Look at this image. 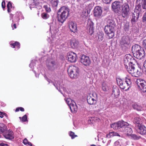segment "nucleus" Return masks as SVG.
Returning a JSON list of instances; mask_svg holds the SVG:
<instances>
[{"label": "nucleus", "instance_id": "f257e3e1", "mask_svg": "<svg viewBox=\"0 0 146 146\" xmlns=\"http://www.w3.org/2000/svg\"><path fill=\"white\" fill-rule=\"evenodd\" d=\"M69 9L66 6L61 7L59 10L57 15L58 21L63 23L69 15Z\"/></svg>", "mask_w": 146, "mask_h": 146}, {"label": "nucleus", "instance_id": "f03ea898", "mask_svg": "<svg viewBox=\"0 0 146 146\" xmlns=\"http://www.w3.org/2000/svg\"><path fill=\"white\" fill-rule=\"evenodd\" d=\"M131 51L135 57L141 59L145 55L143 49L139 45L136 44L132 47Z\"/></svg>", "mask_w": 146, "mask_h": 146}, {"label": "nucleus", "instance_id": "7ed1b4c3", "mask_svg": "<svg viewBox=\"0 0 146 146\" xmlns=\"http://www.w3.org/2000/svg\"><path fill=\"white\" fill-rule=\"evenodd\" d=\"M117 82L118 85L123 90H127L130 88L131 82L130 79H126L125 81H123L120 78L117 79Z\"/></svg>", "mask_w": 146, "mask_h": 146}, {"label": "nucleus", "instance_id": "20e7f679", "mask_svg": "<svg viewBox=\"0 0 146 146\" xmlns=\"http://www.w3.org/2000/svg\"><path fill=\"white\" fill-rule=\"evenodd\" d=\"M135 62L134 58L130 54H126L124 57V63L126 69L131 66V65H133V63Z\"/></svg>", "mask_w": 146, "mask_h": 146}, {"label": "nucleus", "instance_id": "39448f33", "mask_svg": "<svg viewBox=\"0 0 146 146\" xmlns=\"http://www.w3.org/2000/svg\"><path fill=\"white\" fill-rule=\"evenodd\" d=\"M134 64L131 65V66L129 67L126 70L128 72L131 74L132 76L135 77H138L141 75L140 70H139L137 68H135L134 66Z\"/></svg>", "mask_w": 146, "mask_h": 146}, {"label": "nucleus", "instance_id": "423d86ee", "mask_svg": "<svg viewBox=\"0 0 146 146\" xmlns=\"http://www.w3.org/2000/svg\"><path fill=\"white\" fill-rule=\"evenodd\" d=\"M128 125V123H127L121 121L113 123L110 126L111 128H113L114 129L117 130L121 129L120 130H122L123 126Z\"/></svg>", "mask_w": 146, "mask_h": 146}, {"label": "nucleus", "instance_id": "0eeeda50", "mask_svg": "<svg viewBox=\"0 0 146 146\" xmlns=\"http://www.w3.org/2000/svg\"><path fill=\"white\" fill-rule=\"evenodd\" d=\"M135 83L143 92H146V82L141 79H137Z\"/></svg>", "mask_w": 146, "mask_h": 146}, {"label": "nucleus", "instance_id": "6e6552de", "mask_svg": "<svg viewBox=\"0 0 146 146\" xmlns=\"http://www.w3.org/2000/svg\"><path fill=\"white\" fill-rule=\"evenodd\" d=\"M122 6L121 2L119 1H116L112 3L111 8L114 12L117 13L120 10Z\"/></svg>", "mask_w": 146, "mask_h": 146}, {"label": "nucleus", "instance_id": "1a4fd4ad", "mask_svg": "<svg viewBox=\"0 0 146 146\" xmlns=\"http://www.w3.org/2000/svg\"><path fill=\"white\" fill-rule=\"evenodd\" d=\"M129 43L130 40L129 37L127 36H124L121 39L120 45L122 48L125 49L129 46Z\"/></svg>", "mask_w": 146, "mask_h": 146}, {"label": "nucleus", "instance_id": "9d476101", "mask_svg": "<svg viewBox=\"0 0 146 146\" xmlns=\"http://www.w3.org/2000/svg\"><path fill=\"white\" fill-rule=\"evenodd\" d=\"M105 33L107 35L109 39L112 38L115 35L114 29L104 28Z\"/></svg>", "mask_w": 146, "mask_h": 146}, {"label": "nucleus", "instance_id": "9b49d317", "mask_svg": "<svg viewBox=\"0 0 146 146\" xmlns=\"http://www.w3.org/2000/svg\"><path fill=\"white\" fill-rule=\"evenodd\" d=\"M80 61L82 63L86 66H89L91 63L89 57L84 54L81 56Z\"/></svg>", "mask_w": 146, "mask_h": 146}, {"label": "nucleus", "instance_id": "f8f14e48", "mask_svg": "<svg viewBox=\"0 0 146 146\" xmlns=\"http://www.w3.org/2000/svg\"><path fill=\"white\" fill-rule=\"evenodd\" d=\"M46 65L48 69L53 71L57 68V66L55 61L52 60H47L46 62Z\"/></svg>", "mask_w": 146, "mask_h": 146}, {"label": "nucleus", "instance_id": "ddd939ff", "mask_svg": "<svg viewBox=\"0 0 146 146\" xmlns=\"http://www.w3.org/2000/svg\"><path fill=\"white\" fill-rule=\"evenodd\" d=\"M94 23L90 20L88 21V23L86 26L87 33L90 35H92L94 32L93 28Z\"/></svg>", "mask_w": 146, "mask_h": 146}, {"label": "nucleus", "instance_id": "4468645a", "mask_svg": "<svg viewBox=\"0 0 146 146\" xmlns=\"http://www.w3.org/2000/svg\"><path fill=\"white\" fill-rule=\"evenodd\" d=\"M107 25L105 26L104 28L108 27L109 28L114 29L115 26V23L111 18H107Z\"/></svg>", "mask_w": 146, "mask_h": 146}, {"label": "nucleus", "instance_id": "2eb2a0df", "mask_svg": "<svg viewBox=\"0 0 146 146\" xmlns=\"http://www.w3.org/2000/svg\"><path fill=\"white\" fill-rule=\"evenodd\" d=\"M123 11L122 15L123 17H126L129 11V6L127 3H125L123 5Z\"/></svg>", "mask_w": 146, "mask_h": 146}, {"label": "nucleus", "instance_id": "dca6fc26", "mask_svg": "<svg viewBox=\"0 0 146 146\" xmlns=\"http://www.w3.org/2000/svg\"><path fill=\"white\" fill-rule=\"evenodd\" d=\"M3 135L6 139L10 140L13 139L14 138L13 132L10 130H7V131L3 134Z\"/></svg>", "mask_w": 146, "mask_h": 146}, {"label": "nucleus", "instance_id": "f3484780", "mask_svg": "<svg viewBox=\"0 0 146 146\" xmlns=\"http://www.w3.org/2000/svg\"><path fill=\"white\" fill-rule=\"evenodd\" d=\"M120 94V91L118 87L116 86H113L112 95L115 98H117Z\"/></svg>", "mask_w": 146, "mask_h": 146}, {"label": "nucleus", "instance_id": "a211bd4d", "mask_svg": "<svg viewBox=\"0 0 146 146\" xmlns=\"http://www.w3.org/2000/svg\"><path fill=\"white\" fill-rule=\"evenodd\" d=\"M129 125L128 123V125H125L123 126L122 130H123L125 133L127 135H131L133 131L131 128L128 126Z\"/></svg>", "mask_w": 146, "mask_h": 146}, {"label": "nucleus", "instance_id": "6ab92c4d", "mask_svg": "<svg viewBox=\"0 0 146 146\" xmlns=\"http://www.w3.org/2000/svg\"><path fill=\"white\" fill-rule=\"evenodd\" d=\"M137 126V132L142 135H146V127L143 125Z\"/></svg>", "mask_w": 146, "mask_h": 146}, {"label": "nucleus", "instance_id": "aec40b11", "mask_svg": "<svg viewBox=\"0 0 146 146\" xmlns=\"http://www.w3.org/2000/svg\"><path fill=\"white\" fill-rule=\"evenodd\" d=\"M102 13V11L100 7H96L95 8L94 10V14L95 17H100Z\"/></svg>", "mask_w": 146, "mask_h": 146}, {"label": "nucleus", "instance_id": "412c9836", "mask_svg": "<svg viewBox=\"0 0 146 146\" xmlns=\"http://www.w3.org/2000/svg\"><path fill=\"white\" fill-rule=\"evenodd\" d=\"M139 14L134 13L132 15V19H131V23L133 25L135 24L137 21L138 19L139 18Z\"/></svg>", "mask_w": 146, "mask_h": 146}, {"label": "nucleus", "instance_id": "4be33fe9", "mask_svg": "<svg viewBox=\"0 0 146 146\" xmlns=\"http://www.w3.org/2000/svg\"><path fill=\"white\" fill-rule=\"evenodd\" d=\"M133 122L135 124L136 128H138L137 126H140L142 125L141 119L139 117H135L133 121Z\"/></svg>", "mask_w": 146, "mask_h": 146}, {"label": "nucleus", "instance_id": "5701e85b", "mask_svg": "<svg viewBox=\"0 0 146 146\" xmlns=\"http://www.w3.org/2000/svg\"><path fill=\"white\" fill-rule=\"evenodd\" d=\"M78 67L74 66V78H77L80 72Z\"/></svg>", "mask_w": 146, "mask_h": 146}, {"label": "nucleus", "instance_id": "b1692460", "mask_svg": "<svg viewBox=\"0 0 146 146\" xmlns=\"http://www.w3.org/2000/svg\"><path fill=\"white\" fill-rule=\"evenodd\" d=\"M87 101L88 103L90 105L96 103V99L90 96H88Z\"/></svg>", "mask_w": 146, "mask_h": 146}, {"label": "nucleus", "instance_id": "393cba45", "mask_svg": "<svg viewBox=\"0 0 146 146\" xmlns=\"http://www.w3.org/2000/svg\"><path fill=\"white\" fill-rule=\"evenodd\" d=\"M137 4H141L142 8L143 9H146V0H137Z\"/></svg>", "mask_w": 146, "mask_h": 146}, {"label": "nucleus", "instance_id": "a878e982", "mask_svg": "<svg viewBox=\"0 0 146 146\" xmlns=\"http://www.w3.org/2000/svg\"><path fill=\"white\" fill-rule=\"evenodd\" d=\"M7 129V127L4 124L0 123V134H3Z\"/></svg>", "mask_w": 146, "mask_h": 146}, {"label": "nucleus", "instance_id": "bb28decb", "mask_svg": "<svg viewBox=\"0 0 146 146\" xmlns=\"http://www.w3.org/2000/svg\"><path fill=\"white\" fill-rule=\"evenodd\" d=\"M132 106L134 110L138 111H141L143 109L142 107L141 106L138 105L136 103L133 104Z\"/></svg>", "mask_w": 146, "mask_h": 146}, {"label": "nucleus", "instance_id": "cd10ccee", "mask_svg": "<svg viewBox=\"0 0 146 146\" xmlns=\"http://www.w3.org/2000/svg\"><path fill=\"white\" fill-rule=\"evenodd\" d=\"M66 102L68 106H69L71 111L72 112V107H73L72 100L70 98H68L66 100Z\"/></svg>", "mask_w": 146, "mask_h": 146}, {"label": "nucleus", "instance_id": "c85d7f7f", "mask_svg": "<svg viewBox=\"0 0 146 146\" xmlns=\"http://www.w3.org/2000/svg\"><path fill=\"white\" fill-rule=\"evenodd\" d=\"M137 5L135 7V8L134 10V13H135L138 14H140V13L141 11V4H137Z\"/></svg>", "mask_w": 146, "mask_h": 146}, {"label": "nucleus", "instance_id": "c756f323", "mask_svg": "<svg viewBox=\"0 0 146 146\" xmlns=\"http://www.w3.org/2000/svg\"><path fill=\"white\" fill-rule=\"evenodd\" d=\"M120 136L119 134L117 132H115L114 131H111L108 134L106 135L107 137L108 138H110L111 137L113 136Z\"/></svg>", "mask_w": 146, "mask_h": 146}, {"label": "nucleus", "instance_id": "7c9ffc66", "mask_svg": "<svg viewBox=\"0 0 146 146\" xmlns=\"http://www.w3.org/2000/svg\"><path fill=\"white\" fill-rule=\"evenodd\" d=\"M67 71L69 75L71 78H73V76L72 75L73 73V71L72 69V66H69V68L68 69Z\"/></svg>", "mask_w": 146, "mask_h": 146}, {"label": "nucleus", "instance_id": "2f4dec72", "mask_svg": "<svg viewBox=\"0 0 146 146\" xmlns=\"http://www.w3.org/2000/svg\"><path fill=\"white\" fill-rule=\"evenodd\" d=\"M129 23L128 22H125L124 23L123 29L126 31L129 30Z\"/></svg>", "mask_w": 146, "mask_h": 146}, {"label": "nucleus", "instance_id": "473e14b6", "mask_svg": "<svg viewBox=\"0 0 146 146\" xmlns=\"http://www.w3.org/2000/svg\"><path fill=\"white\" fill-rule=\"evenodd\" d=\"M71 53L72 54V52H69L68 54V60L70 62H73V55L71 54Z\"/></svg>", "mask_w": 146, "mask_h": 146}, {"label": "nucleus", "instance_id": "72a5a7b5", "mask_svg": "<svg viewBox=\"0 0 146 146\" xmlns=\"http://www.w3.org/2000/svg\"><path fill=\"white\" fill-rule=\"evenodd\" d=\"M53 7H56L58 4V0H49Z\"/></svg>", "mask_w": 146, "mask_h": 146}, {"label": "nucleus", "instance_id": "f704fd0d", "mask_svg": "<svg viewBox=\"0 0 146 146\" xmlns=\"http://www.w3.org/2000/svg\"><path fill=\"white\" fill-rule=\"evenodd\" d=\"M104 34L102 33H100L98 35V39L99 41H102L104 38Z\"/></svg>", "mask_w": 146, "mask_h": 146}, {"label": "nucleus", "instance_id": "c9c22d12", "mask_svg": "<svg viewBox=\"0 0 146 146\" xmlns=\"http://www.w3.org/2000/svg\"><path fill=\"white\" fill-rule=\"evenodd\" d=\"M41 17L43 19H46L49 17V15L46 13H43L41 14Z\"/></svg>", "mask_w": 146, "mask_h": 146}, {"label": "nucleus", "instance_id": "e433bc0d", "mask_svg": "<svg viewBox=\"0 0 146 146\" xmlns=\"http://www.w3.org/2000/svg\"><path fill=\"white\" fill-rule=\"evenodd\" d=\"M16 15L19 20L24 19L23 16L21 12H17Z\"/></svg>", "mask_w": 146, "mask_h": 146}, {"label": "nucleus", "instance_id": "4c0bfd02", "mask_svg": "<svg viewBox=\"0 0 146 146\" xmlns=\"http://www.w3.org/2000/svg\"><path fill=\"white\" fill-rule=\"evenodd\" d=\"M69 28L72 32H73V22L72 21H70L69 22Z\"/></svg>", "mask_w": 146, "mask_h": 146}, {"label": "nucleus", "instance_id": "58836bf2", "mask_svg": "<svg viewBox=\"0 0 146 146\" xmlns=\"http://www.w3.org/2000/svg\"><path fill=\"white\" fill-rule=\"evenodd\" d=\"M11 45H12L14 48L15 47H17L18 48H19L20 46L19 43L18 42H15L14 43L11 44Z\"/></svg>", "mask_w": 146, "mask_h": 146}, {"label": "nucleus", "instance_id": "ea45409f", "mask_svg": "<svg viewBox=\"0 0 146 146\" xmlns=\"http://www.w3.org/2000/svg\"><path fill=\"white\" fill-rule=\"evenodd\" d=\"M43 7L45 9L46 11L48 12H49L51 11L50 8L47 5H45L43 6Z\"/></svg>", "mask_w": 146, "mask_h": 146}, {"label": "nucleus", "instance_id": "a19ab883", "mask_svg": "<svg viewBox=\"0 0 146 146\" xmlns=\"http://www.w3.org/2000/svg\"><path fill=\"white\" fill-rule=\"evenodd\" d=\"M102 88L103 90L104 91H106L108 89L107 86L104 83H103L102 84Z\"/></svg>", "mask_w": 146, "mask_h": 146}, {"label": "nucleus", "instance_id": "79ce46f5", "mask_svg": "<svg viewBox=\"0 0 146 146\" xmlns=\"http://www.w3.org/2000/svg\"><path fill=\"white\" fill-rule=\"evenodd\" d=\"M132 138L135 140H138L140 138V136H138L135 134H132L131 135Z\"/></svg>", "mask_w": 146, "mask_h": 146}, {"label": "nucleus", "instance_id": "37998d69", "mask_svg": "<svg viewBox=\"0 0 146 146\" xmlns=\"http://www.w3.org/2000/svg\"><path fill=\"white\" fill-rule=\"evenodd\" d=\"M88 15L87 13H86V10L85 9H84L82 12L81 15L82 17H84V16Z\"/></svg>", "mask_w": 146, "mask_h": 146}, {"label": "nucleus", "instance_id": "c03bdc74", "mask_svg": "<svg viewBox=\"0 0 146 146\" xmlns=\"http://www.w3.org/2000/svg\"><path fill=\"white\" fill-rule=\"evenodd\" d=\"M79 42L78 40L75 39L74 40V46L75 47L77 48Z\"/></svg>", "mask_w": 146, "mask_h": 146}, {"label": "nucleus", "instance_id": "a18cd8bd", "mask_svg": "<svg viewBox=\"0 0 146 146\" xmlns=\"http://www.w3.org/2000/svg\"><path fill=\"white\" fill-rule=\"evenodd\" d=\"M142 21L143 22H146V12L144 14L142 17Z\"/></svg>", "mask_w": 146, "mask_h": 146}, {"label": "nucleus", "instance_id": "49530a36", "mask_svg": "<svg viewBox=\"0 0 146 146\" xmlns=\"http://www.w3.org/2000/svg\"><path fill=\"white\" fill-rule=\"evenodd\" d=\"M143 66H144V72L146 74V60L144 61L143 63Z\"/></svg>", "mask_w": 146, "mask_h": 146}, {"label": "nucleus", "instance_id": "de8ad7c7", "mask_svg": "<svg viewBox=\"0 0 146 146\" xmlns=\"http://www.w3.org/2000/svg\"><path fill=\"white\" fill-rule=\"evenodd\" d=\"M4 116H7V114L3 112L0 111V117L2 118Z\"/></svg>", "mask_w": 146, "mask_h": 146}, {"label": "nucleus", "instance_id": "09e8293b", "mask_svg": "<svg viewBox=\"0 0 146 146\" xmlns=\"http://www.w3.org/2000/svg\"><path fill=\"white\" fill-rule=\"evenodd\" d=\"M74 54V62H75L76 61H77V60H78V57L76 53L74 52L73 53Z\"/></svg>", "mask_w": 146, "mask_h": 146}, {"label": "nucleus", "instance_id": "8fccbe9b", "mask_svg": "<svg viewBox=\"0 0 146 146\" xmlns=\"http://www.w3.org/2000/svg\"><path fill=\"white\" fill-rule=\"evenodd\" d=\"M22 120L23 122H25L27 121V117L26 115H25L22 118Z\"/></svg>", "mask_w": 146, "mask_h": 146}, {"label": "nucleus", "instance_id": "3c124183", "mask_svg": "<svg viewBox=\"0 0 146 146\" xmlns=\"http://www.w3.org/2000/svg\"><path fill=\"white\" fill-rule=\"evenodd\" d=\"M74 113H76V112L78 110V108L76 104H75V105L74 106Z\"/></svg>", "mask_w": 146, "mask_h": 146}, {"label": "nucleus", "instance_id": "603ef678", "mask_svg": "<svg viewBox=\"0 0 146 146\" xmlns=\"http://www.w3.org/2000/svg\"><path fill=\"white\" fill-rule=\"evenodd\" d=\"M143 45L144 48L146 49V39L143 41Z\"/></svg>", "mask_w": 146, "mask_h": 146}, {"label": "nucleus", "instance_id": "864d4df0", "mask_svg": "<svg viewBox=\"0 0 146 146\" xmlns=\"http://www.w3.org/2000/svg\"><path fill=\"white\" fill-rule=\"evenodd\" d=\"M105 3L108 4L110 3L112 0H102Z\"/></svg>", "mask_w": 146, "mask_h": 146}, {"label": "nucleus", "instance_id": "5fc2aeb1", "mask_svg": "<svg viewBox=\"0 0 146 146\" xmlns=\"http://www.w3.org/2000/svg\"><path fill=\"white\" fill-rule=\"evenodd\" d=\"M11 4L10 2H8V4L7 5V9L11 8Z\"/></svg>", "mask_w": 146, "mask_h": 146}, {"label": "nucleus", "instance_id": "6e6d98bb", "mask_svg": "<svg viewBox=\"0 0 146 146\" xmlns=\"http://www.w3.org/2000/svg\"><path fill=\"white\" fill-rule=\"evenodd\" d=\"M28 142L26 138H25L24 139L23 142V143L25 145H26L27 144Z\"/></svg>", "mask_w": 146, "mask_h": 146}, {"label": "nucleus", "instance_id": "4d7b16f0", "mask_svg": "<svg viewBox=\"0 0 146 146\" xmlns=\"http://www.w3.org/2000/svg\"><path fill=\"white\" fill-rule=\"evenodd\" d=\"M1 5H2V7L3 9H4L5 8V1H3L2 2Z\"/></svg>", "mask_w": 146, "mask_h": 146}, {"label": "nucleus", "instance_id": "13d9d810", "mask_svg": "<svg viewBox=\"0 0 146 146\" xmlns=\"http://www.w3.org/2000/svg\"><path fill=\"white\" fill-rule=\"evenodd\" d=\"M70 136L71 137L72 139H73V133L72 131H70V133L69 134Z\"/></svg>", "mask_w": 146, "mask_h": 146}, {"label": "nucleus", "instance_id": "bf43d9fd", "mask_svg": "<svg viewBox=\"0 0 146 146\" xmlns=\"http://www.w3.org/2000/svg\"><path fill=\"white\" fill-rule=\"evenodd\" d=\"M0 146H8L7 144L2 143L0 144Z\"/></svg>", "mask_w": 146, "mask_h": 146}, {"label": "nucleus", "instance_id": "052dcab7", "mask_svg": "<svg viewBox=\"0 0 146 146\" xmlns=\"http://www.w3.org/2000/svg\"><path fill=\"white\" fill-rule=\"evenodd\" d=\"M92 95L93 96V98H96L97 96V95L96 94V93H94V94H92Z\"/></svg>", "mask_w": 146, "mask_h": 146}, {"label": "nucleus", "instance_id": "680f3d73", "mask_svg": "<svg viewBox=\"0 0 146 146\" xmlns=\"http://www.w3.org/2000/svg\"><path fill=\"white\" fill-rule=\"evenodd\" d=\"M19 110L22 111H24V109L22 107H20L19 108Z\"/></svg>", "mask_w": 146, "mask_h": 146}, {"label": "nucleus", "instance_id": "e2e57ef3", "mask_svg": "<svg viewBox=\"0 0 146 146\" xmlns=\"http://www.w3.org/2000/svg\"><path fill=\"white\" fill-rule=\"evenodd\" d=\"M75 30L76 31H74V33L76 32H77V28L76 26H75Z\"/></svg>", "mask_w": 146, "mask_h": 146}, {"label": "nucleus", "instance_id": "0e129e2a", "mask_svg": "<svg viewBox=\"0 0 146 146\" xmlns=\"http://www.w3.org/2000/svg\"><path fill=\"white\" fill-rule=\"evenodd\" d=\"M27 144H28V145H31V146H32V144H31V143L30 142H28V143H27Z\"/></svg>", "mask_w": 146, "mask_h": 146}, {"label": "nucleus", "instance_id": "69168bd1", "mask_svg": "<svg viewBox=\"0 0 146 146\" xmlns=\"http://www.w3.org/2000/svg\"><path fill=\"white\" fill-rule=\"evenodd\" d=\"M19 108H17L15 110V111L16 112L18 111H19Z\"/></svg>", "mask_w": 146, "mask_h": 146}, {"label": "nucleus", "instance_id": "338daca9", "mask_svg": "<svg viewBox=\"0 0 146 146\" xmlns=\"http://www.w3.org/2000/svg\"><path fill=\"white\" fill-rule=\"evenodd\" d=\"M13 27L15 29H16V25L15 24H14L13 25Z\"/></svg>", "mask_w": 146, "mask_h": 146}, {"label": "nucleus", "instance_id": "774afa93", "mask_svg": "<svg viewBox=\"0 0 146 146\" xmlns=\"http://www.w3.org/2000/svg\"><path fill=\"white\" fill-rule=\"evenodd\" d=\"M10 8L7 9V11L8 13H9L11 11L10 10Z\"/></svg>", "mask_w": 146, "mask_h": 146}]
</instances>
